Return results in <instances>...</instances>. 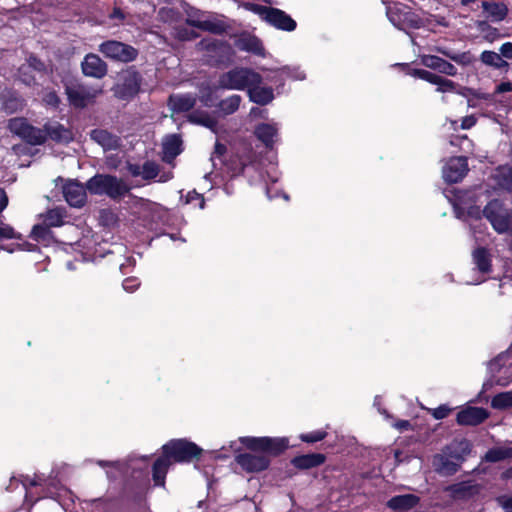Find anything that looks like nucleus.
<instances>
[{
    "instance_id": "338daca9",
    "label": "nucleus",
    "mask_w": 512,
    "mask_h": 512,
    "mask_svg": "<svg viewBox=\"0 0 512 512\" xmlns=\"http://www.w3.org/2000/svg\"><path fill=\"white\" fill-rule=\"evenodd\" d=\"M512 91V83L510 81L501 82L495 87L496 94H502Z\"/></svg>"
},
{
    "instance_id": "e433bc0d",
    "label": "nucleus",
    "mask_w": 512,
    "mask_h": 512,
    "mask_svg": "<svg viewBox=\"0 0 512 512\" xmlns=\"http://www.w3.org/2000/svg\"><path fill=\"white\" fill-rule=\"evenodd\" d=\"M43 67V64L34 57H30L28 65H23L19 69V77L20 80L26 85H31L34 80V76L30 75V71L40 70Z\"/></svg>"
},
{
    "instance_id": "5701e85b",
    "label": "nucleus",
    "mask_w": 512,
    "mask_h": 512,
    "mask_svg": "<svg viewBox=\"0 0 512 512\" xmlns=\"http://www.w3.org/2000/svg\"><path fill=\"white\" fill-rule=\"evenodd\" d=\"M482 9L492 22H501L508 15V7L503 2L483 1Z\"/></svg>"
},
{
    "instance_id": "dca6fc26",
    "label": "nucleus",
    "mask_w": 512,
    "mask_h": 512,
    "mask_svg": "<svg viewBox=\"0 0 512 512\" xmlns=\"http://www.w3.org/2000/svg\"><path fill=\"white\" fill-rule=\"evenodd\" d=\"M420 60L421 63L429 69L438 71L439 73L447 76L457 75V68L441 57L435 55H422Z\"/></svg>"
},
{
    "instance_id": "39448f33",
    "label": "nucleus",
    "mask_w": 512,
    "mask_h": 512,
    "mask_svg": "<svg viewBox=\"0 0 512 512\" xmlns=\"http://www.w3.org/2000/svg\"><path fill=\"white\" fill-rule=\"evenodd\" d=\"M87 189L98 195H107L111 198H118L129 191L127 184L111 175H96L87 182Z\"/></svg>"
},
{
    "instance_id": "79ce46f5",
    "label": "nucleus",
    "mask_w": 512,
    "mask_h": 512,
    "mask_svg": "<svg viewBox=\"0 0 512 512\" xmlns=\"http://www.w3.org/2000/svg\"><path fill=\"white\" fill-rule=\"evenodd\" d=\"M494 409L504 410L512 407V391L501 392L491 400Z\"/></svg>"
},
{
    "instance_id": "7c9ffc66",
    "label": "nucleus",
    "mask_w": 512,
    "mask_h": 512,
    "mask_svg": "<svg viewBox=\"0 0 512 512\" xmlns=\"http://www.w3.org/2000/svg\"><path fill=\"white\" fill-rule=\"evenodd\" d=\"M325 456L320 453H312L295 457L292 464L299 469H309L324 463Z\"/></svg>"
},
{
    "instance_id": "3c124183",
    "label": "nucleus",
    "mask_w": 512,
    "mask_h": 512,
    "mask_svg": "<svg viewBox=\"0 0 512 512\" xmlns=\"http://www.w3.org/2000/svg\"><path fill=\"white\" fill-rule=\"evenodd\" d=\"M327 433L324 430H317L309 433H304L300 435V439L303 442L307 443H315L323 440L326 437Z\"/></svg>"
},
{
    "instance_id": "ea45409f",
    "label": "nucleus",
    "mask_w": 512,
    "mask_h": 512,
    "mask_svg": "<svg viewBox=\"0 0 512 512\" xmlns=\"http://www.w3.org/2000/svg\"><path fill=\"white\" fill-rule=\"evenodd\" d=\"M241 100L242 98L240 95H231L219 103V111L223 115L233 114L238 110Z\"/></svg>"
},
{
    "instance_id": "680f3d73",
    "label": "nucleus",
    "mask_w": 512,
    "mask_h": 512,
    "mask_svg": "<svg viewBox=\"0 0 512 512\" xmlns=\"http://www.w3.org/2000/svg\"><path fill=\"white\" fill-rule=\"evenodd\" d=\"M450 411H451V409L448 406L441 405V406L433 409L432 415L434 416L435 419H444L445 417L448 416Z\"/></svg>"
},
{
    "instance_id": "393cba45",
    "label": "nucleus",
    "mask_w": 512,
    "mask_h": 512,
    "mask_svg": "<svg viewBox=\"0 0 512 512\" xmlns=\"http://www.w3.org/2000/svg\"><path fill=\"white\" fill-rule=\"evenodd\" d=\"M491 178H492L496 188H498L500 190L512 192V167L511 166H507V165L499 166L498 168L495 169Z\"/></svg>"
},
{
    "instance_id": "4c0bfd02",
    "label": "nucleus",
    "mask_w": 512,
    "mask_h": 512,
    "mask_svg": "<svg viewBox=\"0 0 512 512\" xmlns=\"http://www.w3.org/2000/svg\"><path fill=\"white\" fill-rule=\"evenodd\" d=\"M511 457H512V447L499 446V447H494L492 449H489L486 452L484 459L488 462H498V461H501V460H504L507 458H511Z\"/></svg>"
},
{
    "instance_id": "0eeeda50",
    "label": "nucleus",
    "mask_w": 512,
    "mask_h": 512,
    "mask_svg": "<svg viewBox=\"0 0 512 512\" xmlns=\"http://www.w3.org/2000/svg\"><path fill=\"white\" fill-rule=\"evenodd\" d=\"M163 453L176 462H190L198 457L202 449L195 443L186 439H175L166 443L163 447Z\"/></svg>"
},
{
    "instance_id": "c85d7f7f",
    "label": "nucleus",
    "mask_w": 512,
    "mask_h": 512,
    "mask_svg": "<svg viewBox=\"0 0 512 512\" xmlns=\"http://www.w3.org/2000/svg\"><path fill=\"white\" fill-rule=\"evenodd\" d=\"M91 139L101 145L105 150L116 149L119 146V138L106 130H93L91 132Z\"/></svg>"
},
{
    "instance_id": "a878e982",
    "label": "nucleus",
    "mask_w": 512,
    "mask_h": 512,
    "mask_svg": "<svg viewBox=\"0 0 512 512\" xmlns=\"http://www.w3.org/2000/svg\"><path fill=\"white\" fill-rule=\"evenodd\" d=\"M127 169L132 176L141 177L144 180H152L159 173L158 165L151 161H147L143 165L129 164Z\"/></svg>"
},
{
    "instance_id": "864d4df0",
    "label": "nucleus",
    "mask_w": 512,
    "mask_h": 512,
    "mask_svg": "<svg viewBox=\"0 0 512 512\" xmlns=\"http://www.w3.org/2000/svg\"><path fill=\"white\" fill-rule=\"evenodd\" d=\"M499 295L512 296V278L504 276L498 283Z\"/></svg>"
},
{
    "instance_id": "6e6552de",
    "label": "nucleus",
    "mask_w": 512,
    "mask_h": 512,
    "mask_svg": "<svg viewBox=\"0 0 512 512\" xmlns=\"http://www.w3.org/2000/svg\"><path fill=\"white\" fill-rule=\"evenodd\" d=\"M100 93V89L80 83H71L66 86L68 100L76 108L87 106Z\"/></svg>"
},
{
    "instance_id": "20e7f679",
    "label": "nucleus",
    "mask_w": 512,
    "mask_h": 512,
    "mask_svg": "<svg viewBox=\"0 0 512 512\" xmlns=\"http://www.w3.org/2000/svg\"><path fill=\"white\" fill-rule=\"evenodd\" d=\"M490 378L484 382L483 390L493 385L505 387L512 382V359L506 353L498 355L488 364Z\"/></svg>"
},
{
    "instance_id": "37998d69",
    "label": "nucleus",
    "mask_w": 512,
    "mask_h": 512,
    "mask_svg": "<svg viewBox=\"0 0 512 512\" xmlns=\"http://www.w3.org/2000/svg\"><path fill=\"white\" fill-rule=\"evenodd\" d=\"M409 74L415 78H419L435 86L438 85V83L443 78L442 76L425 69H412L409 72Z\"/></svg>"
},
{
    "instance_id": "6e6d98bb",
    "label": "nucleus",
    "mask_w": 512,
    "mask_h": 512,
    "mask_svg": "<svg viewBox=\"0 0 512 512\" xmlns=\"http://www.w3.org/2000/svg\"><path fill=\"white\" fill-rule=\"evenodd\" d=\"M186 203L187 204L195 203L196 206H198L200 209H203L205 201L201 194L197 193L196 191H190L187 193Z\"/></svg>"
},
{
    "instance_id": "0e129e2a",
    "label": "nucleus",
    "mask_w": 512,
    "mask_h": 512,
    "mask_svg": "<svg viewBox=\"0 0 512 512\" xmlns=\"http://www.w3.org/2000/svg\"><path fill=\"white\" fill-rule=\"evenodd\" d=\"M498 503L506 512H512V496H501L498 498Z\"/></svg>"
},
{
    "instance_id": "72a5a7b5",
    "label": "nucleus",
    "mask_w": 512,
    "mask_h": 512,
    "mask_svg": "<svg viewBox=\"0 0 512 512\" xmlns=\"http://www.w3.org/2000/svg\"><path fill=\"white\" fill-rule=\"evenodd\" d=\"M447 447V453L456 461L463 459L470 452V443L466 439L455 440Z\"/></svg>"
},
{
    "instance_id": "bb28decb",
    "label": "nucleus",
    "mask_w": 512,
    "mask_h": 512,
    "mask_svg": "<svg viewBox=\"0 0 512 512\" xmlns=\"http://www.w3.org/2000/svg\"><path fill=\"white\" fill-rule=\"evenodd\" d=\"M46 138L49 137L57 142H69L73 139L72 132L58 122H48L44 125Z\"/></svg>"
},
{
    "instance_id": "7ed1b4c3",
    "label": "nucleus",
    "mask_w": 512,
    "mask_h": 512,
    "mask_svg": "<svg viewBox=\"0 0 512 512\" xmlns=\"http://www.w3.org/2000/svg\"><path fill=\"white\" fill-rule=\"evenodd\" d=\"M262 76L250 68L235 67L220 75L218 87L226 90H247L253 84H262Z\"/></svg>"
},
{
    "instance_id": "49530a36",
    "label": "nucleus",
    "mask_w": 512,
    "mask_h": 512,
    "mask_svg": "<svg viewBox=\"0 0 512 512\" xmlns=\"http://www.w3.org/2000/svg\"><path fill=\"white\" fill-rule=\"evenodd\" d=\"M98 465L103 467V468H107V467H110V468H113L115 470V472H112L110 470L107 471V476L108 477H116L117 474H123L126 472V464L121 462V461H115V462H107V461H98Z\"/></svg>"
},
{
    "instance_id": "9b49d317",
    "label": "nucleus",
    "mask_w": 512,
    "mask_h": 512,
    "mask_svg": "<svg viewBox=\"0 0 512 512\" xmlns=\"http://www.w3.org/2000/svg\"><path fill=\"white\" fill-rule=\"evenodd\" d=\"M468 171L465 157L451 158L443 167V178L446 182L457 183L463 179Z\"/></svg>"
},
{
    "instance_id": "6ab92c4d",
    "label": "nucleus",
    "mask_w": 512,
    "mask_h": 512,
    "mask_svg": "<svg viewBox=\"0 0 512 512\" xmlns=\"http://www.w3.org/2000/svg\"><path fill=\"white\" fill-rule=\"evenodd\" d=\"M432 464L434 469L443 475H451L458 470V463L447 453V447L443 453L434 456Z\"/></svg>"
},
{
    "instance_id": "69168bd1",
    "label": "nucleus",
    "mask_w": 512,
    "mask_h": 512,
    "mask_svg": "<svg viewBox=\"0 0 512 512\" xmlns=\"http://www.w3.org/2000/svg\"><path fill=\"white\" fill-rule=\"evenodd\" d=\"M500 55L501 57H505L507 59H512V43L506 42L502 44L500 47Z\"/></svg>"
},
{
    "instance_id": "cd10ccee",
    "label": "nucleus",
    "mask_w": 512,
    "mask_h": 512,
    "mask_svg": "<svg viewBox=\"0 0 512 512\" xmlns=\"http://www.w3.org/2000/svg\"><path fill=\"white\" fill-rule=\"evenodd\" d=\"M472 262L482 274L489 273L492 268L491 254L486 248L478 247L472 252Z\"/></svg>"
},
{
    "instance_id": "052dcab7",
    "label": "nucleus",
    "mask_w": 512,
    "mask_h": 512,
    "mask_svg": "<svg viewBox=\"0 0 512 512\" xmlns=\"http://www.w3.org/2000/svg\"><path fill=\"white\" fill-rule=\"evenodd\" d=\"M122 286L125 291L132 293L140 286V282L137 278H126Z\"/></svg>"
},
{
    "instance_id": "e2e57ef3",
    "label": "nucleus",
    "mask_w": 512,
    "mask_h": 512,
    "mask_svg": "<svg viewBox=\"0 0 512 512\" xmlns=\"http://www.w3.org/2000/svg\"><path fill=\"white\" fill-rule=\"evenodd\" d=\"M43 102L48 106L56 107L59 104V98L55 92H48L44 96Z\"/></svg>"
},
{
    "instance_id": "f03ea898",
    "label": "nucleus",
    "mask_w": 512,
    "mask_h": 512,
    "mask_svg": "<svg viewBox=\"0 0 512 512\" xmlns=\"http://www.w3.org/2000/svg\"><path fill=\"white\" fill-rule=\"evenodd\" d=\"M453 206L459 219L480 220L483 214L497 233L504 234L512 231V210L506 208L499 200L490 201L482 211L476 206L466 208L458 201H455Z\"/></svg>"
},
{
    "instance_id": "412c9836",
    "label": "nucleus",
    "mask_w": 512,
    "mask_h": 512,
    "mask_svg": "<svg viewBox=\"0 0 512 512\" xmlns=\"http://www.w3.org/2000/svg\"><path fill=\"white\" fill-rule=\"evenodd\" d=\"M193 22L194 27L213 34H223L227 29L226 23L213 15L206 14L202 20H193Z\"/></svg>"
},
{
    "instance_id": "f257e3e1",
    "label": "nucleus",
    "mask_w": 512,
    "mask_h": 512,
    "mask_svg": "<svg viewBox=\"0 0 512 512\" xmlns=\"http://www.w3.org/2000/svg\"><path fill=\"white\" fill-rule=\"evenodd\" d=\"M239 441L250 450L235 457L236 463L248 473L266 470L272 456L285 451L289 441L285 437H240Z\"/></svg>"
},
{
    "instance_id": "2f4dec72",
    "label": "nucleus",
    "mask_w": 512,
    "mask_h": 512,
    "mask_svg": "<svg viewBox=\"0 0 512 512\" xmlns=\"http://www.w3.org/2000/svg\"><path fill=\"white\" fill-rule=\"evenodd\" d=\"M171 460L167 455L163 453V456L159 457L153 465V480L156 485L163 486L165 482V476Z\"/></svg>"
},
{
    "instance_id": "603ef678",
    "label": "nucleus",
    "mask_w": 512,
    "mask_h": 512,
    "mask_svg": "<svg viewBox=\"0 0 512 512\" xmlns=\"http://www.w3.org/2000/svg\"><path fill=\"white\" fill-rule=\"evenodd\" d=\"M424 26L429 27L431 30H435L436 26L448 27L449 23L445 17L432 15L424 20Z\"/></svg>"
},
{
    "instance_id": "bf43d9fd",
    "label": "nucleus",
    "mask_w": 512,
    "mask_h": 512,
    "mask_svg": "<svg viewBox=\"0 0 512 512\" xmlns=\"http://www.w3.org/2000/svg\"><path fill=\"white\" fill-rule=\"evenodd\" d=\"M206 13L205 12H202L200 10H197V9H191V11L188 12L187 14V24H189L190 26L194 27V21L196 20H202L204 17H205Z\"/></svg>"
},
{
    "instance_id": "ddd939ff",
    "label": "nucleus",
    "mask_w": 512,
    "mask_h": 512,
    "mask_svg": "<svg viewBox=\"0 0 512 512\" xmlns=\"http://www.w3.org/2000/svg\"><path fill=\"white\" fill-rule=\"evenodd\" d=\"M489 416L486 409L481 407L467 406L457 414L459 425L475 426L485 421Z\"/></svg>"
},
{
    "instance_id": "aec40b11",
    "label": "nucleus",
    "mask_w": 512,
    "mask_h": 512,
    "mask_svg": "<svg viewBox=\"0 0 512 512\" xmlns=\"http://www.w3.org/2000/svg\"><path fill=\"white\" fill-rule=\"evenodd\" d=\"M196 100L192 94H175L169 97L168 105L173 113L187 112L194 107Z\"/></svg>"
},
{
    "instance_id": "58836bf2",
    "label": "nucleus",
    "mask_w": 512,
    "mask_h": 512,
    "mask_svg": "<svg viewBox=\"0 0 512 512\" xmlns=\"http://www.w3.org/2000/svg\"><path fill=\"white\" fill-rule=\"evenodd\" d=\"M476 29L481 33L483 38L492 43L500 38L499 30L491 26L487 21L481 20L475 23Z\"/></svg>"
},
{
    "instance_id": "c756f323",
    "label": "nucleus",
    "mask_w": 512,
    "mask_h": 512,
    "mask_svg": "<svg viewBox=\"0 0 512 512\" xmlns=\"http://www.w3.org/2000/svg\"><path fill=\"white\" fill-rule=\"evenodd\" d=\"M181 139L177 135H168L163 141V159L172 161L181 152Z\"/></svg>"
},
{
    "instance_id": "a18cd8bd",
    "label": "nucleus",
    "mask_w": 512,
    "mask_h": 512,
    "mask_svg": "<svg viewBox=\"0 0 512 512\" xmlns=\"http://www.w3.org/2000/svg\"><path fill=\"white\" fill-rule=\"evenodd\" d=\"M474 486L469 482H461L448 487V491L451 492L455 497H466L473 493Z\"/></svg>"
},
{
    "instance_id": "f3484780",
    "label": "nucleus",
    "mask_w": 512,
    "mask_h": 512,
    "mask_svg": "<svg viewBox=\"0 0 512 512\" xmlns=\"http://www.w3.org/2000/svg\"><path fill=\"white\" fill-rule=\"evenodd\" d=\"M200 50L207 51L211 57H217L219 60L224 56L231 55V47L228 43L212 38H206L199 42Z\"/></svg>"
},
{
    "instance_id": "c03bdc74",
    "label": "nucleus",
    "mask_w": 512,
    "mask_h": 512,
    "mask_svg": "<svg viewBox=\"0 0 512 512\" xmlns=\"http://www.w3.org/2000/svg\"><path fill=\"white\" fill-rule=\"evenodd\" d=\"M30 124L24 118H12L8 122V128L11 133L23 138Z\"/></svg>"
},
{
    "instance_id": "09e8293b",
    "label": "nucleus",
    "mask_w": 512,
    "mask_h": 512,
    "mask_svg": "<svg viewBox=\"0 0 512 512\" xmlns=\"http://www.w3.org/2000/svg\"><path fill=\"white\" fill-rule=\"evenodd\" d=\"M277 72L280 75L287 76L293 80H304L306 77L304 71H302L299 67L285 66L277 70Z\"/></svg>"
},
{
    "instance_id": "4468645a",
    "label": "nucleus",
    "mask_w": 512,
    "mask_h": 512,
    "mask_svg": "<svg viewBox=\"0 0 512 512\" xmlns=\"http://www.w3.org/2000/svg\"><path fill=\"white\" fill-rule=\"evenodd\" d=\"M234 45L241 51L265 57V49L258 37L250 33H242L236 37Z\"/></svg>"
},
{
    "instance_id": "423d86ee",
    "label": "nucleus",
    "mask_w": 512,
    "mask_h": 512,
    "mask_svg": "<svg viewBox=\"0 0 512 512\" xmlns=\"http://www.w3.org/2000/svg\"><path fill=\"white\" fill-rule=\"evenodd\" d=\"M386 14L393 26L400 30L417 29L424 26V20L401 3L388 6Z\"/></svg>"
},
{
    "instance_id": "c9c22d12",
    "label": "nucleus",
    "mask_w": 512,
    "mask_h": 512,
    "mask_svg": "<svg viewBox=\"0 0 512 512\" xmlns=\"http://www.w3.org/2000/svg\"><path fill=\"white\" fill-rule=\"evenodd\" d=\"M1 101H2V109L8 114H12V113L22 109V107L24 106L23 99L17 97L16 95H14L11 92L2 94Z\"/></svg>"
},
{
    "instance_id": "5fc2aeb1",
    "label": "nucleus",
    "mask_w": 512,
    "mask_h": 512,
    "mask_svg": "<svg viewBox=\"0 0 512 512\" xmlns=\"http://www.w3.org/2000/svg\"><path fill=\"white\" fill-rule=\"evenodd\" d=\"M450 59L462 66H468L473 62V56L469 52L454 53Z\"/></svg>"
},
{
    "instance_id": "f8f14e48",
    "label": "nucleus",
    "mask_w": 512,
    "mask_h": 512,
    "mask_svg": "<svg viewBox=\"0 0 512 512\" xmlns=\"http://www.w3.org/2000/svg\"><path fill=\"white\" fill-rule=\"evenodd\" d=\"M65 200L70 206L81 207L86 201V188L74 180H68L62 188Z\"/></svg>"
},
{
    "instance_id": "774afa93",
    "label": "nucleus",
    "mask_w": 512,
    "mask_h": 512,
    "mask_svg": "<svg viewBox=\"0 0 512 512\" xmlns=\"http://www.w3.org/2000/svg\"><path fill=\"white\" fill-rule=\"evenodd\" d=\"M476 124V118L474 116H466L462 119L460 127L462 129H469Z\"/></svg>"
},
{
    "instance_id": "473e14b6",
    "label": "nucleus",
    "mask_w": 512,
    "mask_h": 512,
    "mask_svg": "<svg viewBox=\"0 0 512 512\" xmlns=\"http://www.w3.org/2000/svg\"><path fill=\"white\" fill-rule=\"evenodd\" d=\"M190 122L209 128L213 132H217V121L215 117L205 111L196 110L189 114Z\"/></svg>"
},
{
    "instance_id": "2eb2a0df",
    "label": "nucleus",
    "mask_w": 512,
    "mask_h": 512,
    "mask_svg": "<svg viewBox=\"0 0 512 512\" xmlns=\"http://www.w3.org/2000/svg\"><path fill=\"white\" fill-rule=\"evenodd\" d=\"M82 71L86 76L101 79L107 73L106 63L96 54H88L82 61Z\"/></svg>"
},
{
    "instance_id": "13d9d810",
    "label": "nucleus",
    "mask_w": 512,
    "mask_h": 512,
    "mask_svg": "<svg viewBox=\"0 0 512 512\" xmlns=\"http://www.w3.org/2000/svg\"><path fill=\"white\" fill-rule=\"evenodd\" d=\"M241 164H242L241 170L243 173H247L250 168L258 171L261 167V164L252 160L250 156H248L246 158H241Z\"/></svg>"
},
{
    "instance_id": "a211bd4d",
    "label": "nucleus",
    "mask_w": 512,
    "mask_h": 512,
    "mask_svg": "<svg viewBox=\"0 0 512 512\" xmlns=\"http://www.w3.org/2000/svg\"><path fill=\"white\" fill-rule=\"evenodd\" d=\"M249 100L258 105H267L274 99V91L271 87L253 84L247 89Z\"/></svg>"
},
{
    "instance_id": "1a4fd4ad",
    "label": "nucleus",
    "mask_w": 512,
    "mask_h": 512,
    "mask_svg": "<svg viewBox=\"0 0 512 512\" xmlns=\"http://www.w3.org/2000/svg\"><path fill=\"white\" fill-rule=\"evenodd\" d=\"M256 11L264 18L266 22L279 30L291 32L296 28V22L288 14L280 9L257 6Z\"/></svg>"
},
{
    "instance_id": "a19ab883",
    "label": "nucleus",
    "mask_w": 512,
    "mask_h": 512,
    "mask_svg": "<svg viewBox=\"0 0 512 512\" xmlns=\"http://www.w3.org/2000/svg\"><path fill=\"white\" fill-rule=\"evenodd\" d=\"M22 139L31 145H40L46 141V133L44 129L30 125Z\"/></svg>"
},
{
    "instance_id": "b1692460",
    "label": "nucleus",
    "mask_w": 512,
    "mask_h": 512,
    "mask_svg": "<svg viewBox=\"0 0 512 512\" xmlns=\"http://www.w3.org/2000/svg\"><path fill=\"white\" fill-rule=\"evenodd\" d=\"M419 503V497L414 494H405L392 497L387 502V507L395 512H406Z\"/></svg>"
},
{
    "instance_id": "de8ad7c7",
    "label": "nucleus",
    "mask_w": 512,
    "mask_h": 512,
    "mask_svg": "<svg viewBox=\"0 0 512 512\" xmlns=\"http://www.w3.org/2000/svg\"><path fill=\"white\" fill-rule=\"evenodd\" d=\"M458 88H459L458 84H456L454 81L444 78V77L438 83V85H436V91L439 93L453 92V93H458L460 95H465Z\"/></svg>"
},
{
    "instance_id": "4be33fe9",
    "label": "nucleus",
    "mask_w": 512,
    "mask_h": 512,
    "mask_svg": "<svg viewBox=\"0 0 512 512\" xmlns=\"http://www.w3.org/2000/svg\"><path fill=\"white\" fill-rule=\"evenodd\" d=\"M255 135L267 148H272L278 139V127L271 123L259 124L255 128Z\"/></svg>"
},
{
    "instance_id": "8fccbe9b",
    "label": "nucleus",
    "mask_w": 512,
    "mask_h": 512,
    "mask_svg": "<svg viewBox=\"0 0 512 512\" xmlns=\"http://www.w3.org/2000/svg\"><path fill=\"white\" fill-rule=\"evenodd\" d=\"M63 221V215L60 210H49L45 216V223L48 226H60Z\"/></svg>"
},
{
    "instance_id": "f704fd0d",
    "label": "nucleus",
    "mask_w": 512,
    "mask_h": 512,
    "mask_svg": "<svg viewBox=\"0 0 512 512\" xmlns=\"http://www.w3.org/2000/svg\"><path fill=\"white\" fill-rule=\"evenodd\" d=\"M480 60L483 64L495 69H502L509 66V63L505 61L500 54L490 50L483 51L480 55Z\"/></svg>"
},
{
    "instance_id": "9d476101",
    "label": "nucleus",
    "mask_w": 512,
    "mask_h": 512,
    "mask_svg": "<svg viewBox=\"0 0 512 512\" xmlns=\"http://www.w3.org/2000/svg\"><path fill=\"white\" fill-rule=\"evenodd\" d=\"M99 51L107 58L129 62L136 58L137 50L130 45L119 41H106L99 46Z\"/></svg>"
},
{
    "instance_id": "4d7b16f0",
    "label": "nucleus",
    "mask_w": 512,
    "mask_h": 512,
    "mask_svg": "<svg viewBox=\"0 0 512 512\" xmlns=\"http://www.w3.org/2000/svg\"><path fill=\"white\" fill-rule=\"evenodd\" d=\"M20 235L9 225H0V239H17Z\"/></svg>"
}]
</instances>
